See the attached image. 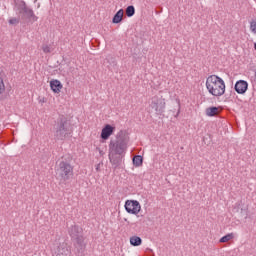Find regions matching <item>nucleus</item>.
<instances>
[{
	"mask_svg": "<svg viewBox=\"0 0 256 256\" xmlns=\"http://www.w3.org/2000/svg\"><path fill=\"white\" fill-rule=\"evenodd\" d=\"M128 143L129 133L125 130H120L116 135V140L110 141L108 158L114 171L123 169V157H125Z\"/></svg>",
	"mask_w": 256,
	"mask_h": 256,
	"instance_id": "nucleus-1",
	"label": "nucleus"
},
{
	"mask_svg": "<svg viewBox=\"0 0 256 256\" xmlns=\"http://www.w3.org/2000/svg\"><path fill=\"white\" fill-rule=\"evenodd\" d=\"M54 137L57 141H65L73 137V124L65 115H60L53 126Z\"/></svg>",
	"mask_w": 256,
	"mask_h": 256,
	"instance_id": "nucleus-2",
	"label": "nucleus"
},
{
	"mask_svg": "<svg viewBox=\"0 0 256 256\" xmlns=\"http://www.w3.org/2000/svg\"><path fill=\"white\" fill-rule=\"evenodd\" d=\"M73 156L66 154L57 165L56 175L60 181H69L73 177Z\"/></svg>",
	"mask_w": 256,
	"mask_h": 256,
	"instance_id": "nucleus-3",
	"label": "nucleus"
},
{
	"mask_svg": "<svg viewBox=\"0 0 256 256\" xmlns=\"http://www.w3.org/2000/svg\"><path fill=\"white\" fill-rule=\"evenodd\" d=\"M206 88L210 95L214 97H221L225 95V81L217 75H211L206 80Z\"/></svg>",
	"mask_w": 256,
	"mask_h": 256,
	"instance_id": "nucleus-4",
	"label": "nucleus"
},
{
	"mask_svg": "<svg viewBox=\"0 0 256 256\" xmlns=\"http://www.w3.org/2000/svg\"><path fill=\"white\" fill-rule=\"evenodd\" d=\"M16 7L22 21H26L27 23L32 21L33 23H35V21L39 19V17H37L33 12V9L27 6V3H25V1H19L18 3H16Z\"/></svg>",
	"mask_w": 256,
	"mask_h": 256,
	"instance_id": "nucleus-5",
	"label": "nucleus"
},
{
	"mask_svg": "<svg viewBox=\"0 0 256 256\" xmlns=\"http://www.w3.org/2000/svg\"><path fill=\"white\" fill-rule=\"evenodd\" d=\"M148 113H155V115H163L165 113V98L162 96H154L149 100Z\"/></svg>",
	"mask_w": 256,
	"mask_h": 256,
	"instance_id": "nucleus-6",
	"label": "nucleus"
},
{
	"mask_svg": "<svg viewBox=\"0 0 256 256\" xmlns=\"http://www.w3.org/2000/svg\"><path fill=\"white\" fill-rule=\"evenodd\" d=\"M124 208L130 215H139L141 204L137 200H126Z\"/></svg>",
	"mask_w": 256,
	"mask_h": 256,
	"instance_id": "nucleus-7",
	"label": "nucleus"
},
{
	"mask_svg": "<svg viewBox=\"0 0 256 256\" xmlns=\"http://www.w3.org/2000/svg\"><path fill=\"white\" fill-rule=\"evenodd\" d=\"M74 245V251L76 255H81L85 253V249H87V243H85V236H80L79 238H74L72 240Z\"/></svg>",
	"mask_w": 256,
	"mask_h": 256,
	"instance_id": "nucleus-8",
	"label": "nucleus"
},
{
	"mask_svg": "<svg viewBox=\"0 0 256 256\" xmlns=\"http://www.w3.org/2000/svg\"><path fill=\"white\" fill-rule=\"evenodd\" d=\"M248 89H249V83H247V81L245 80H238L235 83L234 91H236L238 95H245Z\"/></svg>",
	"mask_w": 256,
	"mask_h": 256,
	"instance_id": "nucleus-9",
	"label": "nucleus"
},
{
	"mask_svg": "<svg viewBox=\"0 0 256 256\" xmlns=\"http://www.w3.org/2000/svg\"><path fill=\"white\" fill-rule=\"evenodd\" d=\"M68 233L71 237V241H73V239H77L79 237H83V228H81L79 225H72L69 229H68Z\"/></svg>",
	"mask_w": 256,
	"mask_h": 256,
	"instance_id": "nucleus-10",
	"label": "nucleus"
},
{
	"mask_svg": "<svg viewBox=\"0 0 256 256\" xmlns=\"http://www.w3.org/2000/svg\"><path fill=\"white\" fill-rule=\"evenodd\" d=\"M113 133H115V126H112L111 124H106L102 128V132L100 134V137L104 141H107V139H109V137H111L113 135Z\"/></svg>",
	"mask_w": 256,
	"mask_h": 256,
	"instance_id": "nucleus-11",
	"label": "nucleus"
},
{
	"mask_svg": "<svg viewBox=\"0 0 256 256\" xmlns=\"http://www.w3.org/2000/svg\"><path fill=\"white\" fill-rule=\"evenodd\" d=\"M57 256H71V246L66 242L58 246Z\"/></svg>",
	"mask_w": 256,
	"mask_h": 256,
	"instance_id": "nucleus-12",
	"label": "nucleus"
},
{
	"mask_svg": "<svg viewBox=\"0 0 256 256\" xmlns=\"http://www.w3.org/2000/svg\"><path fill=\"white\" fill-rule=\"evenodd\" d=\"M50 88L53 93H61V90L63 89V84H61V81L59 80H51Z\"/></svg>",
	"mask_w": 256,
	"mask_h": 256,
	"instance_id": "nucleus-13",
	"label": "nucleus"
},
{
	"mask_svg": "<svg viewBox=\"0 0 256 256\" xmlns=\"http://www.w3.org/2000/svg\"><path fill=\"white\" fill-rule=\"evenodd\" d=\"M125 11L123 9L118 10L113 18H112V23L114 25H119V23H121L123 21V15H124Z\"/></svg>",
	"mask_w": 256,
	"mask_h": 256,
	"instance_id": "nucleus-14",
	"label": "nucleus"
},
{
	"mask_svg": "<svg viewBox=\"0 0 256 256\" xmlns=\"http://www.w3.org/2000/svg\"><path fill=\"white\" fill-rule=\"evenodd\" d=\"M219 113V108L217 106H212L206 108V115L207 117H215Z\"/></svg>",
	"mask_w": 256,
	"mask_h": 256,
	"instance_id": "nucleus-15",
	"label": "nucleus"
},
{
	"mask_svg": "<svg viewBox=\"0 0 256 256\" xmlns=\"http://www.w3.org/2000/svg\"><path fill=\"white\" fill-rule=\"evenodd\" d=\"M104 63H107L109 69H111V67L112 69H115V67H117V60L112 56H108L105 59Z\"/></svg>",
	"mask_w": 256,
	"mask_h": 256,
	"instance_id": "nucleus-16",
	"label": "nucleus"
},
{
	"mask_svg": "<svg viewBox=\"0 0 256 256\" xmlns=\"http://www.w3.org/2000/svg\"><path fill=\"white\" fill-rule=\"evenodd\" d=\"M141 243H143V239H141V237L139 236L130 237V245H132V247H139Z\"/></svg>",
	"mask_w": 256,
	"mask_h": 256,
	"instance_id": "nucleus-17",
	"label": "nucleus"
},
{
	"mask_svg": "<svg viewBox=\"0 0 256 256\" xmlns=\"http://www.w3.org/2000/svg\"><path fill=\"white\" fill-rule=\"evenodd\" d=\"M134 167H141L143 165V156L135 155L132 159Z\"/></svg>",
	"mask_w": 256,
	"mask_h": 256,
	"instance_id": "nucleus-18",
	"label": "nucleus"
},
{
	"mask_svg": "<svg viewBox=\"0 0 256 256\" xmlns=\"http://www.w3.org/2000/svg\"><path fill=\"white\" fill-rule=\"evenodd\" d=\"M235 238V234L233 233H228L225 236H223L222 238H220V243H227V241H231V239Z\"/></svg>",
	"mask_w": 256,
	"mask_h": 256,
	"instance_id": "nucleus-19",
	"label": "nucleus"
},
{
	"mask_svg": "<svg viewBox=\"0 0 256 256\" xmlns=\"http://www.w3.org/2000/svg\"><path fill=\"white\" fill-rule=\"evenodd\" d=\"M135 15V6L129 5L126 8V16L127 17H133Z\"/></svg>",
	"mask_w": 256,
	"mask_h": 256,
	"instance_id": "nucleus-20",
	"label": "nucleus"
},
{
	"mask_svg": "<svg viewBox=\"0 0 256 256\" xmlns=\"http://www.w3.org/2000/svg\"><path fill=\"white\" fill-rule=\"evenodd\" d=\"M250 31L256 35V19L250 22Z\"/></svg>",
	"mask_w": 256,
	"mask_h": 256,
	"instance_id": "nucleus-21",
	"label": "nucleus"
},
{
	"mask_svg": "<svg viewBox=\"0 0 256 256\" xmlns=\"http://www.w3.org/2000/svg\"><path fill=\"white\" fill-rule=\"evenodd\" d=\"M9 25H18L19 23V18H11L9 21H8Z\"/></svg>",
	"mask_w": 256,
	"mask_h": 256,
	"instance_id": "nucleus-22",
	"label": "nucleus"
},
{
	"mask_svg": "<svg viewBox=\"0 0 256 256\" xmlns=\"http://www.w3.org/2000/svg\"><path fill=\"white\" fill-rule=\"evenodd\" d=\"M42 51L43 53H51V47H49V45H43Z\"/></svg>",
	"mask_w": 256,
	"mask_h": 256,
	"instance_id": "nucleus-23",
	"label": "nucleus"
},
{
	"mask_svg": "<svg viewBox=\"0 0 256 256\" xmlns=\"http://www.w3.org/2000/svg\"><path fill=\"white\" fill-rule=\"evenodd\" d=\"M5 91V83L3 82V79L0 78V95Z\"/></svg>",
	"mask_w": 256,
	"mask_h": 256,
	"instance_id": "nucleus-24",
	"label": "nucleus"
},
{
	"mask_svg": "<svg viewBox=\"0 0 256 256\" xmlns=\"http://www.w3.org/2000/svg\"><path fill=\"white\" fill-rule=\"evenodd\" d=\"M100 167H101V164H97L96 171H98V172L101 171Z\"/></svg>",
	"mask_w": 256,
	"mask_h": 256,
	"instance_id": "nucleus-25",
	"label": "nucleus"
},
{
	"mask_svg": "<svg viewBox=\"0 0 256 256\" xmlns=\"http://www.w3.org/2000/svg\"><path fill=\"white\" fill-rule=\"evenodd\" d=\"M254 49H255V51H256V42L254 43Z\"/></svg>",
	"mask_w": 256,
	"mask_h": 256,
	"instance_id": "nucleus-26",
	"label": "nucleus"
},
{
	"mask_svg": "<svg viewBox=\"0 0 256 256\" xmlns=\"http://www.w3.org/2000/svg\"><path fill=\"white\" fill-rule=\"evenodd\" d=\"M177 115H179V110H178V112H177Z\"/></svg>",
	"mask_w": 256,
	"mask_h": 256,
	"instance_id": "nucleus-27",
	"label": "nucleus"
}]
</instances>
